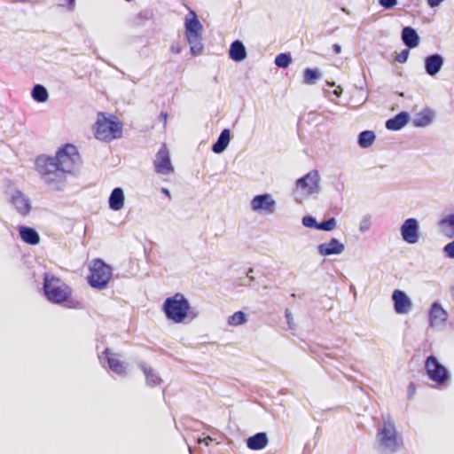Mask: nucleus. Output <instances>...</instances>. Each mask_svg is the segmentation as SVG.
<instances>
[{
    "instance_id": "47",
    "label": "nucleus",
    "mask_w": 454,
    "mask_h": 454,
    "mask_svg": "<svg viewBox=\"0 0 454 454\" xmlns=\"http://www.w3.org/2000/svg\"><path fill=\"white\" fill-rule=\"evenodd\" d=\"M251 279H253L252 273H249V277Z\"/></svg>"
},
{
    "instance_id": "7",
    "label": "nucleus",
    "mask_w": 454,
    "mask_h": 454,
    "mask_svg": "<svg viewBox=\"0 0 454 454\" xmlns=\"http://www.w3.org/2000/svg\"><path fill=\"white\" fill-rule=\"evenodd\" d=\"M380 443L392 452L396 451L402 445V439L398 436L395 427L389 419L385 420L383 427L378 431Z\"/></svg>"
},
{
    "instance_id": "34",
    "label": "nucleus",
    "mask_w": 454,
    "mask_h": 454,
    "mask_svg": "<svg viewBox=\"0 0 454 454\" xmlns=\"http://www.w3.org/2000/svg\"><path fill=\"white\" fill-rule=\"evenodd\" d=\"M302 223L304 226L309 227V228L317 229V223L316 219L313 218L312 216H304L302 218Z\"/></svg>"
},
{
    "instance_id": "23",
    "label": "nucleus",
    "mask_w": 454,
    "mask_h": 454,
    "mask_svg": "<svg viewBox=\"0 0 454 454\" xmlns=\"http://www.w3.org/2000/svg\"><path fill=\"white\" fill-rule=\"evenodd\" d=\"M124 206V193L122 189L114 188L109 198V207L113 210L118 211Z\"/></svg>"
},
{
    "instance_id": "32",
    "label": "nucleus",
    "mask_w": 454,
    "mask_h": 454,
    "mask_svg": "<svg viewBox=\"0 0 454 454\" xmlns=\"http://www.w3.org/2000/svg\"><path fill=\"white\" fill-rule=\"evenodd\" d=\"M291 61L290 55L280 53L275 59V65L278 67L286 68L290 65Z\"/></svg>"
},
{
    "instance_id": "43",
    "label": "nucleus",
    "mask_w": 454,
    "mask_h": 454,
    "mask_svg": "<svg viewBox=\"0 0 454 454\" xmlns=\"http://www.w3.org/2000/svg\"><path fill=\"white\" fill-rule=\"evenodd\" d=\"M286 318H287V322H288V325H289L290 328H293V325H292V323H291L292 318L290 317V313H289V312H286Z\"/></svg>"
},
{
    "instance_id": "1",
    "label": "nucleus",
    "mask_w": 454,
    "mask_h": 454,
    "mask_svg": "<svg viewBox=\"0 0 454 454\" xmlns=\"http://www.w3.org/2000/svg\"><path fill=\"white\" fill-rule=\"evenodd\" d=\"M81 163L77 148L66 144L58 150L55 157L40 155L35 160V169L48 184L57 189L66 181L67 174L74 173Z\"/></svg>"
},
{
    "instance_id": "33",
    "label": "nucleus",
    "mask_w": 454,
    "mask_h": 454,
    "mask_svg": "<svg viewBox=\"0 0 454 454\" xmlns=\"http://www.w3.org/2000/svg\"><path fill=\"white\" fill-rule=\"evenodd\" d=\"M336 227V220L334 218H331L329 220L324 221L320 223H317V229L322 231H332Z\"/></svg>"
},
{
    "instance_id": "21",
    "label": "nucleus",
    "mask_w": 454,
    "mask_h": 454,
    "mask_svg": "<svg viewBox=\"0 0 454 454\" xmlns=\"http://www.w3.org/2000/svg\"><path fill=\"white\" fill-rule=\"evenodd\" d=\"M229 55L232 60L237 62L245 59L247 51L244 44L239 40L234 41L230 46Z\"/></svg>"
},
{
    "instance_id": "48",
    "label": "nucleus",
    "mask_w": 454,
    "mask_h": 454,
    "mask_svg": "<svg viewBox=\"0 0 454 454\" xmlns=\"http://www.w3.org/2000/svg\"><path fill=\"white\" fill-rule=\"evenodd\" d=\"M328 84L331 85V86H334L333 82V83L328 82Z\"/></svg>"
},
{
    "instance_id": "44",
    "label": "nucleus",
    "mask_w": 454,
    "mask_h": 454,
    "mask_svg": "<svg viewBox=\"0 0 454 454\" xmlns=\"http://www.w3.org/2000/svg\"><path fill=\"white\" fill-rule=\"evenodd\" d=\"M161 192H162V193H164V194H165V195H167L168 197H170L169 191H168L167 188H162V189H161Z\"/></svg>"
},
{
    "instance_id": "3",
    "label": "nucleus",
    "mask_w": 454,
    "mask_h": 454,
    "mask_svg": "<svg viewBox=\"0 0 454 454\" xmlns=\"http://www.w3.org/2000/svg\"><path fill=\"white\" fill-rule=\"evenodd\" d=\"M123 125L115 116L98 113L93 125L94 136L97 139L110 142L122 136Z\"/></svg>"
},
{
    "instance_id": "38",
    "label": "nucleus",
    "mask_w": 454,
    "mask_h": 454,
    "mask_svg": "<svg viewBox=\"0 0 454 454\" xmlns=\"http://www.w3.org/2000/svg\"><path fill=\"white\" fill-rule=\"evenodd\" d=\"M382 6H384L386 9H390L393 6L395 5L397 2H380Z\"/></svg>"
},
{
    "instance_id": "5",
    "label": "nucleus",
    "mask_w": 454,
    "mask_h": 454,
    "mask_svg": "<svg viewBox=\"0 0 454 454\" xmlns=\"http://www.w3.org/2000/svg\"><path fill=\"white\" fill-rule=\"evenodd\" d=\"M90 274L88 276V283L96 289L106 287L113 276V269L101 259H94L90 265Z\"/></svg>"
},
{
    "instance_id": "8",
    "label": "nucleus",
    "mask_w": 454,
    "mask_h": 454,
    "mask_svg": "<svg viewBox=\"0 0 454 454\" xmlns=\"http://www.w3.org/2000/svg\"><path fill=\"white\" fill-rule=\"evenodd\" d=\"M425 369L428 378L437 383L442 385L450 379L448 370L438 361L434 356H429L425 361Z\"/></svg>"
},
{
    "instance_id": "24",
    "label": "nucleus",
    "mask_w": 454,
    "mask_h": 454,
    "mask_svg": "<svg viewBox=\"0 0 454 454\" xmlns=\"http://www.w3.org/2000/svg\"><path fill=\"white\" fill-rule=\"evenodd\" d=\"M402 39L409 48H414L419 45V37L417 32L411 27H405L402 32Z\"/></svg>"
},
{
    "instance_id": "46",
    "label": "nucleus",
    "mask_w": 454,
    "mask_h": 454,
    "mask_svg": "<svg viewBox=\"0 0 454 454\" xmlns=\"http://www.w3.org/2000/svg\"><path fill=\"white\" fill-rule=\"evenodd\" d=\"M253 272V270H249L247 276L249 277V273H252Z\"/></svg>"
},
{
    "instance_id": "41",
    "label": "nucleus",
    "mask_w": 454,
    "mask_h": 454,
    "mask_svg": "<svg viewBox=\"0 0 454 454\" xmlns=\"http://www.w3.org/2000/svg\"><path fill=\"white\" fill-rule=\"evenodd\" d=\"M333 51H334L336 54H339V53H340V51H341V47H340V45H339L338 43H334V44L333 45Z\"/></svg>"
},
{
    "instance_id": "6",
    "label": "nucleus",
    "mask_w": 454,
    "mask_h": 454,
    "mask_svg": "<svg viewBox=\"0 0 454 454\" xmlns=\"http://www.w3.org/2000/svg\"><path fill=\"white\" fill-rule=\"evenodd\" d=\"M190 15L191 17L185 19V36L192 54L200 55L203 51L201 43L203 27L194 12L192 11Z\"/></svg>"
},
{
    "instance_id": "26",
    "label": "nucleus",
    "mask_w": 454,
    "mask_h": 454,
    "mask_svg": "<svg viewBox=\"0 0 454 454\" xmlns=\"http://www.w3.org/2000/svg\"><path fill=\"white\" fill-rule=\"evenodd\" d=\"M141 369L143 372L145 373L146 383L150 387H155L158 386L161 380L159 377V375L155 372V371L150 367H146L145 365H141Z\"/></svg>"
},
{
    "instance_id": "22",
    "label": "nucleus",
    "mask_w": 454,
    "mask_h": 454,
    "mask_svg": "<svg viewBox=\"0 0 454 454\" xmlns=\"http://www.w3.org/2000/svg\"><path fill=\"white\" fill-rule=\"evenodd\" d=\"M429 317L431 325H434L446 321L447 313L439 303L434 302L431 307Z\"/></svg>"
},
{
    "instance_id": "18",
    "label": "nucleus",
    "mask_w": 454,
    "mask_h": 454,
    "mask_svg": "<svg viewBox=\"0 0 454 454\" xmlns=\"http://www.w3.org/2000/svg\"><path fill=\"white\" fill-rule=\"evenodd\" d=\"M268 437L265 433H257L247 440V445L250 450H259L268 444Z\"/></svg>"
},
{
    "instance_id": "10",
    "label": "nucleus",
    "mask_w": 454,
    "mask_h": 454,
    "mask_svg": "<svg viewBox=\"0 0 454 454\" xmlns=\"http://www.w3.org/2000/svg\"><path fill=\"white\" fill-rule=\"evenodd\" d=\"M319 185V175L317 170H311L303 177L296 181V191H301L303 194L309 195L317 191Z\"/></svg>"
},
{
    "instance_id": "35",
    "label": "nucleus",
    "mask_w": 454,
    "mask_h": 454,
    "mask_svg": "<svg viewBox=\"0 0 454 454\" xmlns=\"http://www.w3.org/2000/svg\"><path fill=\"white\" fill-rule=\"evenodd\" d=\"M409 56V50L405 49L396 55L395 60L399 63H404Z\"/></svg>"
},
{
    "instance_id": "20",
    "label": "nucleus",
    "mask_w": 454,
    "mask_h": 454,
    "mask_svg": "<svg viewBox=\"0 0 454 454\" xmlns=\"http://www.w3.org/2000/svg\"><path fill=\"white\" fill-rule=\"evenodd\" d=\"M409 121V114L406 112H401L394 118L386 121V128L389 130H398L402 129Z\"/></svg>"
},
{
    "instance_id": "4",
    "label": "nucleus",
    "mask_w": 454,
    "mask_h": 454,
    "mask_svg": "<svg viewBox=\"0 0 454 454\" xmlns=\"http://www.w3.org/2000/svg\"><path fill=\"white\" fill-rule=\"evenodd\" d=\"M190 309V302L180 293L167 298L163 303V311L167 318L176 324L183 323L187 318Z\"/></svg>"
},
{
    "instance_id": "2",
    "label": "nucleus",
    "mask_w": 454,
    "mask_h": 454,
    "mask_svg": "<svg viewBox=\"0 0 454 454\" xmlns=\"http://www.w3.org/2000/svg\"><path fill=\"white\" fill-rule=\"evenodd\" d=\"M43 294L46 299L54 304H63L69 309L82 308L81 301L72 299L73 290L60 278L46 272L43 275Z\"/></svg>"
},
{
    "instance_id": "28",
    "label": "nucleus",
    "mask_w": 454,
    "mask_h": 454,
    "mask_svg": "<svg viewBox=\"0 0 454 454\" xmlns=\"http://www.w3.org/2000/svg\"><path fill=\"white\" fill-rule=\"evenodd\" d=\"M32 97L37 102H45L48 99V91L47 90L40 84H37L34 87L32 90Z\"/></svg>"
},
{
    "instance_id": "19",
    "label": "nucleus",
    "mask_w": 454,
    "mask_h": 454,
    "mask_svg": "<svg viewBox=\"0 0 454 454\" xmlns=\"http://www.w3.org/2000/svg\"><path fill=\"white\" fill-rule=\"evenodd\" d=\"M20 239L27 244L36 245L40 241L39 234L35 230L27 226H20L19 228Z\"/></svg>"
},
{
    "instance_id": "30",
    "label": "nucleus",
    "mask_w": 454,
    "mask_h": 454,
    "mask_svg": "<svg viewBox=\"0 0 454 454\" xmlns=\"http://www.w3.org/2000/svg\"><path fill=\"white\" fill-rule=\"evenodd\" d=\"M247 321L246 314L242 311H237L228 318V324L231 326L240 325Z\"/></svg>"
},
{
    "instance_id": "27",
    "label": "nucleus",
    "mask_w": 454,
    "mask_h": 454,
    "mask_svg": "<svg viewBox=\"0 0 454 454\" xmlns=\"http://www.w3.org/2000/svg\"><path fill=\"white\" fill-rule=\"evenodd\" d=\"M442 232L449 238L454 237V215H450L440 222Z\"/></svg>"
},
{
    "instance_id": "39",
    "label": "nucleus",
    "mask_w": 454,
    "mask_h": 454,
    "mask_svg": "<svg viewBox=\"0 0 454 454\" xmlns=\"http://www.w3.org/2000/svg\"><path fill=\"white\" fill-rule=\"evenodd\" d=\"M369 223H370V219L369 218H365L363 220V222L361 223V230H366L369 228Z\"/></svg>"
},
{
    "instance_id": "15",
    "label": "nucleus",
    "mask_w": 454,
    "mask_h": 454,
    "mask_svg": "<svg viewBox=\"0 0 454 454\" xmlns=\"http://www.w3.org/2000/svg\"><path fill=\"white\" fill-rule=\"evenodd\" d=\"M12 204L21 215H27L31 210L29 200L20 191L12 196Z\"/></svg>"
},
{
    "instance_id": "14",
    "label": "nucleus",
    "mask_w": 454,
    "mask_h": 454,
    "mask_svg": "<svg viewBox=\"0 0 454 454\" xmlns=\"http://www.w3.org/2000/svg\"><path fill=\"white\" fill-rule=\"evenodd\" d=\"M276 202L270 194L256 195L251 201L254 211L263 210L266 213H273Z\"/></svg>"
},
{
    "instance_id": "42",
    "label": "nucleus",
    "mask_w": 454,
    "mask_h": 454,
    "mask_svg": "<svg viewBox=\"0 0 454 454\" xmlns=\"http://www.w3.org/2000/svg\"><path fill=\"white\" fill-rule=\"evenodd\" d=\"M341 91H342L341 88L340 86H338V88L333 90V94L336 95L337 97H340L341 94Z\"/></svg>"
},
{
    "instance_id": "13",
    "label": "nucleus",
    "mask_w": 454,
    "mask_h": 454,
    "mask_svg": "<svg viewBox=\"0 0 454 454\" xmlns=\"http://www.w3.org/2000/svg\"><path fill=\"white\" fill-rule=\"evenodd\" d=\"M392 299L394 301L395 310L397 314H406L411 309V300L403 291L398 289L395 290Z\"/></svg>"
},
{
    "instance_id": "16",
    "label": "nucleus",
    "mask_w": 454,
    "mask_h": 454,
    "mask_svg": "<svg viewBox=\"0 0 454 454\" xmlns=\"http://www.w3.org/2000/svg\"><path fill=\"white\" fill-rule=\"evenodd\" d=\"M318 253L323 256L340 254L344 251V245L336 239H332L327 243L320 244L317 247Z\"/></svg>"
},
{
    "instance_id": "9",
    "label": "nucleus",
    "mask_w": 454,
    "mask_h": 454,
    "mask_svg": "<svg viewBox=\"0 0 454 454\" xmlns=\"http://www.w3.org/2000/svg\"><path fill=\"white\" fill-rule=\"evenodd\" d=\"M155 171L158 174L167 175L174 172V167L171 163L169 150L163 144L156 153L153 161Z\"/></svg>"
},
{
    "instance_id": "29",
    "label": "nucleus",
    "mask_w": 454,
    "mask_h": 454,
    "mask_svg": "<svg viewBox=\"0 0 454 454\" xmlns=\"http://www.w3.org/2000/svg\"><path fill=\"white\" fill-rule=\"evenodd\" d=\"M374 139V133L371 130H365L359 134L358 143L360 146L366 148L372 145Z\"/></svg>"
},
{
    "instance_id": "36",
    "label": "nucleus",
    "mask_w": 454,
    "mask_h": 454,
    "mask_svg": "<svg viewBox=\"0 0 454 454\" xmlns=\"http://www.w3.org/2000/svg\"><path fill=\"white\" fill-rule=\"evenodd\" d=\"M444 251L450 258H454V240L444 247Z\"/></svg>"
},
{
    "instance_id": "11",
    "label": "nucleus",
    "mask_w": 454,
    "mask_h": 454,
    "mask_svg": "<svg viewBox=\"0 0 454 454\" xmlns=\"http://www.w3.org/2000/svg\"><path fill=\"white\" fill-rule=\"evenodd\" d=\"M401 234L407 243H417L419 239L418 221L414 218L405 220L401 227Z\"/></svg>"
},
{
    "instance_id": "31",
    "label": "nucleus",
    "mask_w": 454,
    "mask_h": 454,
    "mask_svg": "<svg viewBox=\"0 0 454 454\" xmlns=\"http://www.w3.org/2000/svg\"><path fill=\"white\" fill-rule=\"evenodd\" d=\"M319 78V73L317 70L311 68H306L304 70L303 82L306 84H314Z\"/></svg>"
},
{
    "instance_id": "40",
    "label": "nucleus",
    "mask_w": 454,
    "mask_h": 454,
    "mask_svg": "<svg viewBox=\"0 0 454 454\" xmlns=\"http://www.w3.org/2000/svg\"><path fill=\"white\" fill-rule=\"evenodd\" d=\"M160 120L162 121L164 126L167 124V120H168V113L166 112H161L160 114Z\"/></svg>"
},
{
    "instance_id": "45",
    "label": "nucleus",
    "mask_w": 454,
    "mask_h": 454,
    "mask_svg": "<svg viewBox=\"0 0 454 454\" xmlns=\"http://www.w3.org/2000/svg\"><path fill=\"white\" fill-rule=\"evenodd\" d=\"M431 7H435L439 5L441 2H428Z\"/></svg>"
},
{
    "instance_id": "37",
    "label": "nucleus",
    "mask_w": 454,
    "mask_h": 454,
    "mask_svg": "<svg viewBox=\"0 0 454 454\" xmlns=\"http://www.w3.org/2000/svg\"><path fill=\"white\" fill-rule=\"evenodd\" d=\"M416 392V387L413 382H411L408 387V394L410 397H412Z\"/></svg>"
},
{
    "instance_id": "17",
    "label": "nucleus",
    "mask_w": 454,
    "mask_h": 454,
    "mask_svg": "<svg viewBox=\"0 0 454 454\" xmlns=\"http://www.w3.org/2000/svg\"><path fill=\"white\" fill-rule=\"evenodd\" d=\"M443 65V59L439 54L430 55L425 59L426 71L429 75H435Z\"/></svg>"
},
{
    "instance_id": "25",
    "label": "nucleus",
    "mask_w": 454,
    "mask_h": 454,
    "mask_svg": "<svg viewBox=\"0 0 454 454\" xmlns=\"http://www.w3.org/2000/svg\"><path fill=\"white\" fill-rule=\"evenodd\" d=\"M230 140H231L230 129H224L221 132L217 141L213 145L212 151L215 153H223L226 149V147L228 146V145L230 143Z\"/></svg>"
},
{
    "instance_id": "12",
    "label": "nucleus",
    "mask_w": 454,
    "mask_h": 454,
    "mask_svg": "<svg viewBox=\"0 0 454 454\" xmlns=\"http://www.w3.org/2000/svg\"><path fill=\"white\" fill-rule=\"evenodd\" d=\"M107 362L109 369L119 375H125L127 367L123 361L120 359V355L114 353L110 348H106L103 352Z\"/></svg>"
}]
</instances>
